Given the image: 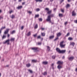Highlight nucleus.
I'll return each instance as SVG.
<instances>
[{
	"label": "nucleus",
	"instance_id": "1",
	"mask_svg": "<svg viewBox=\"0 0 77 77\" xmlns=\"http://www.w3.org/2000/svg\"><path fill=\"white\" fill-rule=\"evenodd\" d=\"M56 50L58 53L63 54L65 53L66 52V50H61L59 48H57Z\"/></svg>",
	"mask_w": 77,
	"mask_h": 77
},
{
	"label": "nucleus",
	"instance_id": "2",
	"mask_svg": "<svg viewBox=\"0 0 77 77\" xmlns=\"http://www.w3.org/2000/svg\"><path fill=\"white\" fill-rule=\"evenodd\" d=\"M54 17V14H51L48 16L47 19H46V20L47 21H49V22L51 23V17Z\"/></svg>",
	"mask_w": 77,
	"mask_h": 77
},
{
	"label": "nucleus",
	"instance_id": "3",
	"mask_svg": "<svg viewBox=\"0 0 77 77\" xmlns=\"http://www.w3.org/2000/svg\"><path fill=\"white\" fill-rule=\"evenodd\" d=\"M72 16H75L76 15V13L75 12V11H73L72 12Z\"/></svg>",
	"mask_w": 77,
	"mask_h": 77
},
{
	"label": "nucleus",
	"instance_id": "4",
	"mask_svg": "<svg viewBox=\"0 0 77 77\" xmlns=\"http://www.w3.org/2000/svg\"><path fill=\"white\" fill-rule=\"evenodd\" d=\"M63 63V61H58L57 63V64L59 65H62Z\"/></svg>",
	"mask_w": 77,
	"mask_h": 77
},
{
	"label": "nucleus",
	"instance_id": "5",
	"mask_svg": "<svg viewBox=\"0 0 77 77\" xmlns=\"http://www.w3.org/2000/svg\"><path fill=\"white\" fill-rule=\"evenodd\" d=\"M74 57H69L68 59L69 60L72 61V60H73V59H74Z\"/></svg>",
	"mask_w": 77,
	"mask_h": 77
},
{
	"label": "nucleus",
	"instance_id": "6",
	"mask_svg": "<svg viewBox=\"0 0 77 77\" xmlns=\"http://www.w3.org/2000/svg\"><path fill=\"white\" fill-rule=\"evenodd\" d=\"M9 30V29H7L4 32V34H7L8 33Z\"/></svg>",
	"mask_w": 77,
	"mask_h": 77
},
{
	"label": "nucleus",
	"instance_id": "7",
	"mask_svg": "<svg viewBox=\"0 0 77 77\" xmlns=\"http://www.w3.org/2000/svg\"><path fill=\"white\" fill-rule=\"evenodd\" d=\"M57 68L58 69H61V68H62V66H60V65H59L57 66Z\"/></svg>",
	"mask_w": 77,
	"mask_h": 77
},
{
	"label": "nucleus",
	"instance_id": "8",
	"mask_svg": "<svg viewBox=\"0 0 77 77\" xmlns=\"http://www.w3.org/2000/svg\"><path fill=\"white\" fill-rule=\"evenodd\" d=\"M26 65L27 67L28 68H29V67H30V66H31V65H30V63L26 64Z\"/></svg>",
	"mask_w": 77,
	"mask_h": 77
},
{
	"label": "nucleus",
	"instance_id": "9",
	"mask_svg": "<svg viewBox=\"0 0 77 77\" xmlns=\"http://www.w3.org/2000/svg\"><path fill=\"white\" fill-rule=\"evenodd\" d=\"M70 45H72V46L74 47V45H75V43L73 42H72L70 43Z\"/></svg>",
	"mask_w": 77,
	"mask_h": 77
},
{
	"label": "nucleus",
	"instance_id": "10",
	"mask_svg": "<svg viewBox=\"0 0 77 77\" xmlns=\"http://www.w3.org/2000/svg\"><path fill=\"white\" fill-rule=\"evenodd\" d=\"M14 40H15V38H11L10 40V41L11 42H13V41H14Z\"/></svg>",
	"mask_w": 77,
	"mask_h": 77
},
{
	"label": "nucleus",
	"instance_id": "11",
	"mask_svg": "<svg viewBox=\"0 0 77 77\" xmlns=\"http://www.w3.org/2000/svg\"><path fill=\"white\" fill-rule=\"evenodd\" d=\"M23 8V6H19L17 7L18 9H21Z\"/></svg>",
	"mask_w": 77,
	"mask_h": 77
},
{
	"label": "nucleus",
	"instance_id": "12",
	"mask_svg": "<svg viewBox=\"0 0 77 77\" xmlns=\"http://www.w3.org/2000/svg\"><path fill=\"white\" fill-rule=\"evenodd\" d=\"M9 39H8V40L5 41V42L4 43V44H6V43H8V42H9Z\"/></svg>",
	"mask_w": 77,
	"mask_h": 77
},
{
	"label": "nucleus",
	"instance_id": "13",
	"mask_svg": "<svg viewBox=\"0 0 77 77\" xmlns=\"http://www.w3.org/2000/svg\"><path fill=\"white\" fill-rule=\"evenodd\" d=\"M54 37V35H52L49 37V38L50 39H53Z\"/></svg>",
	"mask_w": 77,
	"mask_h": 77
},
{
	"label": "nucleus",
	"instance_id": "14",
	"mask_svg": "<svg viewBox=\"0 0 77 77\" xmlns=\"http://www.w3.org/2000/svg\"><path fill=\"white\" fill-rule=\"evenodd\" d=\"M47 74V72H45L43 73H42V75H46Z\"/></svg>",
	"mask_w": 77,
	"mask_h": 77
},
{
	"label": "nucleus",
	"instance_id": "15",
	"mask_svg": "<svg viewBox=\"0 0 77 77\" xmlns=\"http://www.w3.org/2000/svg\"><path fill=\"white\" fill-rule=\"evenodd\" d=\"M43 64H44L45 65H47V64H48V62L47 61H44L43 62Z\"/></svg>",
	"mask_w": 77,
	"mask_h": 77
},
{
	"label": "nucleus",
	"instance_id": "16",
	"mask_svg": "<svg viewBox=\"0 0 77 77\" xmlns=\"http://www.w3.org/2000/svg\"><path fill=\"white\" fill-rule=\"evenodd\" d=\"M73 39V38L72 37H69L68 38V40L69 41H72Z\"/></svg>",
	"mask_w": 77,
	"mask_h": 77
},
{
	"label": "nucleus",
	"instance_id": "17",
	"mask_svg": "<svg viewBox=\"0 0 77 77\" xmlns=\"http://www.w3.org/2000/svg\"><path fill=\"white\" fill-rule=\"evenodd\" d=\"M61 35V33L60 32L58 33L57 34V37H59V36H60Z\"/></svg>",
	"mask_w": 77,
	"mask_h": 77
},
{
	"label": "nucleus",
	"instance_id": "18",
	"mask_svg": "<svg viewBox=\"0 0 77 77\" xmlns=\"http://www.w3.org/2000/svg\"><path fill=\"white\" fill-rule=\"evenodd\" d=\"M10 17L12 18V19H13V18H15V15H12L11 16H10Z\"/></svg>",
	"mask_w": 77,
	"mask_h": 77
},
{
	"label": "nucleus",
	"instance_id": "19",
	"mask_svg": "<svg viewBox=\"0 0 77 77\" xmlns=\"http://www.w3.org/2000/svg\"><path fill=\"white\" fill-rule=\"evenodd\" d=\"M51 12H52L51 10L49 11H48L47 14H50Z\"/></svg>",
	"mask_w": 77,
	"mask_h": 77
},
{
	"label": "nucleus",
	"instance_id": "20",
	"mask_svg": "<svg viewBox=\"0 0 77 77\" xmlns=\"http://www.w3.org/2000/svg\"><path fill=\"white\" fill-rule=\"evenodd\" d=\"M38 49L37 48H32V50H36Z\"/></svg>",
	"mask_w": 77,
	"mask_h": 77
},
{
	"label": "nucleus",
	"instance_id": "21",
	"mask_svg": "<svg viewBox=\"0 0 77 77\" xmlns=\"http://www.w3.org/2000/svg\"><path fill=\"white\" fill-rule=\"evenodd\" d=\"M60 46L61 48H64V47H65V45H60Z\"/></svg>",
	"mask_w": 77,
	"mask_h": 77
},
{
	"label": "nucleus",
	"instance_id": "22",
	"mask_svg": "<svg viewBox=\"0 0 77 77\" xmlns=\"http://www.w3.org/2000/svg\"><path fill=\"white\" fill-rule=\"evenodd\" d=\"M41 34L42 36H45V33L44 32L42 33Z\"/></svg>",
	"mask_w": 77,
	"mask_h": 77
},
{
	"label": "nucleus",
	"instance_id": "23",
	"mask_svg": "<svg viewBox=\"0 0 77 77\" xmlns=\"http://www.w3.org/2000/svg\"><path fill=\"white\" fill-rule=\"evenodd\" d=\"M31 34V33H30V32H28L27 34V36H30V35Z\"/></svg>",
	"mask_w": 77,
	"mask_h": 77
},
{
	"label": "nucleus",
	"instance_id": "24",
	"mask_svg": "<svg viewBox=\"0 0 77 77\" xmlns=\"http://www.w3.org/2000/svg\"><path fill=\"white\" fill-rule=\"evenodd\" d=\"M28 71H29V72H30L31 73V74H32V73H33V71L32 70L29 69L28 70Z\"/></svg>",
	"mask_w": 77,
	"mask_h": 77
},
{
	"label": "nucleus",
	"instance_id": "25",
	"mask_svg": "<svg viewBox=\"0 0 77 77\" xmlns=\"http://www.w3.org/2000/svg\"><path fill=\"white\" fill-rule=\"evenodd\" d=\"M64 42V41H62L61 42H60V45H63Z\"/></svg>",
	"mask_w": 77,
	"mask_h": 77
},
{
	"label": "nucleus",
	"instance_id": "26",
	"mask_svg": "<svg viewBox=\"0 0 77 77\" xmlns=\"http://www.w3.org/2000/svg\"><path fill=\"white\" fill-rule=\"evenodd\" d=\"M69 6H70L69 4H68L66 5V8H69Z\"/></svg>",
	"mask_w": 77,
	"mask_h": 77
},
{
	"label": "nucleus",
	"instance_id": "27",
	"mask_svg": "<svg viewBox=\"0 0 77 77\" xmlns=\"http://www.w3.org/2000/svg\"><path fill=\"white\" fill-rule=\"evenodd\" d=\"M59 17H63V14H59Z\"/></svg>",
	"mask_w": 77,
	"mask_h": 77
},
{
	"label": "nucleus",
	"instance_id": "28",
	"mask_svg": "<svg viewBox=\"0 0 77 77\" xmlns=\"http://www.w3.org/2000/svg\"><path fill=\"white\" fill-rule=\"evenodd\" d=\"M35 1L36 2H41L42 1V0H35Z\"/></svg>",
	"mask_w": 77,
	"mask_h": 77
},
{
	"label": "nucleus",
	"instance_id": "29",
	"mask_svg": "<svg viewBox=\"0 0 77 77\" xmlns=\"http://www.w3.org/2000/svg\"><path fill=\"white\" fill-rule=\"evenodd\" d=\"M6 29V27L4 26V27H2V28H1V30H3V29Z\"/></svg>",
	"mask_w": 77,
	"mask_h": 77
},
{
	"label": "nucleus",
	"instance_id": "30",
	"mask_svg": "<svg viewBox=\"0 0 77 77\" xmlns=\"http://www.w3.org/2000/svg\"><path fill=\"white\" fill-rule=\"evenodd\" d=\"M15 30H14L12 31L11 32V34H14V33H15Z\"/></svg>",
	"mask_w": 77,
	"mask_h": 77
},
{
	"label": "nucleus",
	"instance_id": "31",
	"mask_svg": "<svg viewBox=\"0 0 77 77\" xmlns=\"http://www.w3.org/2000/svg\"><path fill=\"white\" fill-rule=\"evenodd\" d=\"M38 28V24H36L35 26V29H37Z\"/></svg>",
	"mask_w": 77,
	"mask_h": 77
},
{
	"label": "nucleus",
	"instance_id": "32",
	"mask_svg": "<svg viewBox=\"0 0 77 77\" xmlns=\"http://www.w3.org/2000/svg\"><path fill=\"white\" fill-rule=\"evenodd\" d=\"M6 35H3L2 36V39H5V38H6Z\"/></svg>",
	"mask_w": 77,
	"mask_h": 77
},
{
	"label": "nucleus",
	"instance_id": "33",
	"mask_svg": "<svg viewBox=\"0 0 77 77\" xmlns=\"http://www.w3.org/2000/svg\"><path fill=\"white\" fill-rule=\"evenodd\" d=\"M39 16V14L35 15V18H36L37 17H38Z\"/></svg>",
	"mask_w": 77,
	"mask_h": 77
},
{
	"label": "nucleus",
	"instance_id": "34",
	"mask_svg": "<svg viewBox=\"0 0 77 77\" xmlns=\"http://www.w3.org/2000/svg\"><path fill=\"white\" fill-rule=\"evenodd\" d=\"M40 11V9H39V8L36 9V11H37V12H38V11Z\"/></svg>",
	"mask_w": 77,
	"mask_h": 77
},
{
	"label": "nucleus",
	"instance_id": "35",
	"mask_svg": "<svg viewBox=\"0 0 77 77\" xmlns=\"http://www.w3.org/2000/svg\"><path fill=\"white\" fill-rule=\"evenodd\" d=\"M45 10H46V11H49V8H46L45 9Z\"/></svg>",
	"mask_w": 77,
	"mask_h": 77
},
{
	"label": "nucleus",
	"instance_id": "36",
	"mask_svg": "<svg viewBox=\"0 0 77 77\" xmlns=\"http://www.w3.org/2000/svg\"><path fill=\"white\" fill-rule=\"evenodd\" d=\"M47 47L48 50V51H49L50 49V48L49 46H47Z\"/></svg>",
	"mask_w": 77,
	"mask_h": 77
},
{
	"label": "nucleus",
	"instance_id": "37",
	"mask_svg": "<svg viewBox=\"0 0 77 77\" xmlns=\"http://www.w3.org/2000/svg\"><path fill=\"white\" fill-rule=\"evenodd\" d=\"M58 37H57L56 38H55V39L54 40V41H57V39H58Z\"/></svg>",
	"mask_w": 77,
	"mask_h": 77
},
{
	"label": "nucleus",
	"instance_id": "38",
	"mask_svg": "<svg viewBox=\"0 0 77 77\" xmlns=\"http://www.w3.org/2000/svg\"><path fill=\"white\" fill-rule=\"evenodd\" d=\"M32 62H36V61L35 60H32Z\"/></svg>",
	"mask_w": 77,
	"mask_h": 77
},
{
	"label": "nucleus",
	"instance_id": "39",
	"mask_svg": "<svg viewBox=\"0 0 77 77\" xmlns=\"http://www.w3.org/2000/svg\"><path fill=\"white\" fill-rule=\"evenodd\" d=\"M69 36V33H68L66 35V36Z\"/></svg>",
	"mask_w": 77,
	"mask_h": 77
},
{
	"label": "nucleus",
	"instance_id": "40",
	"mask_svg": "<svg viewBox=\"0 0 77 77\" xmlns=\"http://www.w3.org/2000/svg\"><path fill=\"white\" fill-rule=\"evenodd\" d=\"M61 11L62 12H63H63H64V10L62 9L61 10Z\"/></svg>",
	"mask_w": 77,
	"mask_h": 77
},
{
	"label": "nucleus",
	"instance_id": "41",
	"mask_svg": "<svg viewBox=\"0 0 77 77\" xmlns=\"http://www.w3.org/2000/svg\"><path fill=\"white\" fill-rule=\"evenodd\" d=\"M21 30H22L24 29V26H22L21 27Z\"/></svg>",
	"mask_w": 77,
	"mask_h": 77
},
{
	"label": "nucleus",
	"instance_id": "42",
	"mask_svg": "<svg viewBox=\"0 0 77 77\" xmlns=\"http://www.w3.org/2000/svg\"><path fill=\"white\" fill-rule=\"evenodd\" d=\"M38 45H41V43L38 42Z\"/></svg>",
	"mask_w": 77,
	"mask_h": 77
},
{
	"label": "nucleus",
	"instance_id": "43",
	"mask_svg": "<svg viewBox=\"0 0 77 77\" xmlns=\"http://www.w3.org/2000/svg\"><path fill=\"white\" fill-rule=\"evenodd\" d=\"M3 17H1L0 16V20H1V19H3Z\"/></svg>",
	"mask_w": 77,
	"mask_h": 77
},
{
	"label": "nucleus",
	"instance_id": "44",
	"mask_svg": "<svg viewBox=\"0 0 77 77\" xmlns=\"http://www.w3.org/2000/svg\"><path fill=\"white\" fill-rule=\"evenodd\" d=\"M39 20L40 21H42V18L39 19Z\"/></svg>",
	"mask_w": 77,
	"mask_h": 77
},
{
	"label": "nucleus",
	"instance_id": "45",
	"mask_svg": "<svg viewBox=\"0 0 77 77\" xmlns=\"http://www.w3.org/2000/svg\"><path fill=\"white\" fill-rule=\"evenodd\" d=\"M28 13H29V14H32V11H28Z\"/></svg>",
	"mask_w": 77,
	"mask_h": 77
},
{
	"label": "nucleus",
	"instance_id": "46",
	"mask_svg": "<svg viewBox=\"0 0 77 77\" xmlns=\"http://www.w3.org/2000/svg\"><path fill=\"white\" fill-rule=\"evenodd\" d=\"M52 59H55V56H54L52 57Z\"/></svg>",
	"mask_w": 77,
	"mask_h": 77
},
{
	"label": "nucleus",
	"instance_id": "47",
	"mask_svg": "<svg viewBox=\"0 0 77 77\" xmlns=\"http://www.w3.org/2000/svg\"><path fill=\"white\" fill-rule=\"evenodd\" d=\"M37 38L38 39H39V38H41V36H38L37 37Z\"/></svg>",
	"mask_w": 77,
	"mask_h": 77
},
{
	"label": "nucleus",
	"instance_id": "48",
	"mask_svg": "<svg viewBox=\"0 0 77 77\" xmlns=\"http://www.w3.org/2000/svg\"><path fill=\"white\" fill-rule=\"evenodd\" d=\"M54 63H52V64L51 66H52V67H54Z\"/></svg>",
	"mask_w": 77,
	"mask_h": 77
},
{
	"label": "nucleus",
	"instance_id": "49",
	"mask_svg": "<svg viewBox=\"0 0 77 77\" xmlns=\"http://www.w3.org/2000/svg\"><path fill=\"white\" fill-rule=\"evenodd\" d=\"M68 24V22H66L65 23V25H66V24Z\"/></svg>",
	"mask_w": 77,
	"mask_h": 77
},
{
	"label": "nucleus",
	"instance_id": "50",
	"mask_svg": "<svg viewBox=\"0 0 77 77\" xmlns=\"http://www.w3.org/2000/svg\"><path fill=\"white\" fill-rule=\"evenodd\" d=\"M63 59H65V56H63L62 58Z\"/></svg>",
	"mask_w": 77,
	"mask_h": 77
},
{
	"label": "nucleus",
	"instance_id": "51",
	"mask_svg": "<svg viewBox=\"0 0 77 77\" xmlns=\"http://www.w3.org/2000/svg\"><path fill=\"white\" fill-rule=\"evenodd\" d=\"M67 1L68 2H70L71 1V0H68Z\"/></svg>",
	"mask_w": 77,
	"mask_h": 77
},
{
	"label": "nucleus",
	"instance_id": "52",
	"mask_svg": "<svg viewBox=\"0 0 77 77\" xmlns=\"http://www.w3.org/2000/svg\"><path fill=\"white\" fill-rule=\"evenodd\" d=\"M75 23H77V20L75 21Z\"/></svg>",
	"mask_w": 77,
	"mask_h": 77
},
{
	"label": "nucleus",
	"instance_id": "53",
	"mask_svg": "<svg viewBox=\"0 0 77 77\" xmlns=\"http://www.w3.org/2000/svg\"><path fill=\"white\" fill-rule=\"evenodd\" d=\"M36 35H37L36 34H35V35H33L34 37H36Z\"/></svg>",
	"mask_w": 77,
	"mask_h": 77
},
{
	"label": "nucleus",
	"instance_id": "54",
	"mask_svg": "<svg viewBox=\"0 0 77 77\" xmlns=\"http://www.w3.org/2000/svg\"><path fill=\"white\" fill-rule=\"evenodd\" d=\"M63 1H64V0H61V3H62V2H63Z\"/></svg>",
	"mask_w": 77,
	"mask_h": 77
},
{
	"label": "nucleus",
	"instance_id": "55",
	"mask_svg": "<svg viewBox=\"0 0 77 77\" xmlns=\"http://www.w3.org/2000/svg\"><path fill=\"white\" fill-rule=\"evenodd\" d=\"M41 29L42 30H44V28H42Z\"/></svg>",
	"mask_w": 77,
	"mask_h": 77
},
{
	"label": "nucleus",
	"instance_id": "56",
	"mask_svg": "<svg viewBox=\"0 0 77 77\" xmlns=\"http://www.w3.org/2000/svg\"><path fill=\"white\" fill-rule=\"evenodd\" d=\"M10 36V35H9V34H8V38H9V37Z\"/></svg>",
	"mask_w": 77,
	"mask_h": 77
},
{
	"label": "nucleus",
	"instance_id": "57",
	"mask_svg": "<svg viewBox=\"0 0 77 77\" xmlns=\"http://www.w3.org/2000/svg\"><path fill=\"white\" fill-rule=\"evenodd\" d=\"M56 10V8H54V11H55Z\"/></svg>",
	"mask_w": 77,
	"mask_h": 77
},
{
	"label": "nucleus",
	"instance_id": "58",
	"mask_svg": "<svg viewBox=\"0 0 77 77\" xmlns=\"http://www.w3.org/2000/svg\"><path fill=\"white\" fill-rule=\"evenodd\" d=\"M12 12H13L12 11H11L10 12V14H11L12 13Z\"/></svg>",
	"mask_w": 77,
	"mask_h": 77
},
{
	"label": "nucleus",
	"instance_id": "59",
	"mask_svg": "<svg viewBox=\"0 0 77 77\" xmlns=\"http://www.w3.org/2000/svg\"><path fill=\"white\" fill-rule=\"evenodd\" d=\"M22 0H19L18 2H21Z\"/></svg>",
	"mask_w": 77,
	"mask_h": 77
},
{
	"label": "nucleus",
	"instance_id": "60",
	"mask_svg": "<svg viewBox=\"0 0 77 77\" xmlns=\"http://www.w3.org/2000/svg\"><path fill=\"white\" fill-rule=\"evenodd\" d=\"M24 4H25V2H24L22 3L23 5H24Z\"/></svg>",
	"mask_w": 77,
	"mask_h": 77
},
{
	"label": "nucleus",
	"instance_id": "61",
	"mask_svg": "<svg viewBox=\"0 0 77 77\" xmlns=\"http://www.w3.org/2000/svg\"><path fill=\"white\" fill-rule=\"evenodd\" d=\"M2 33V30H0V33Z\"/></svg>",
	"mask_w": 77,
	"mask_h": 77
},
{
	"label": "nucleus",
	"instance_id": "62",
	"mask_svg": "<svg viewBox=\"0 0 77 77\" xmlns=\"http://www.w3.org/2000/svg\"><path fill=\"white\" fill-rule=\"evenodd\" d=\"M75 71H76L77 72V68H76Z\"/></svg>",
	"mask_w": 77,
	"mask_h": 77
},
{
	"label": "nucleus",
	"instance_id": "63",
	"mask_svg": "<svg viewBox=\"0 0 77 77\" xmlns=\"http://www.w3.org/2000/svg\"><path fill=\"white\" fill-rule=\"evenodd\" d=\"M71 52V51H69L68 53H70V52Z\"/></svg>",
	"mask_w": 77,
	"mask_h": 77
},
{
	"label": "nucleus",
	"instance_id": "64",
	"mask_svg": "<svg viewBox=\"0 0 77 77\" xmlns=\"http://www.w3.org/2000/svg\"><path fill=\"white\" fill-rule=\"evenodd\" d=\"M50 1H51V2H53V0H50Z\"/></svg>",
	"mask_w": 77,
	"mask_h": 77
}]
</instances>
